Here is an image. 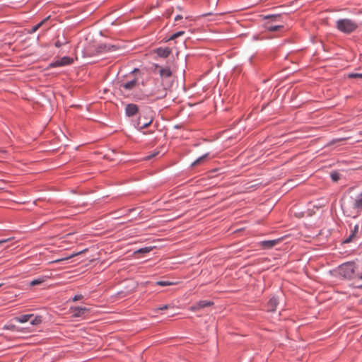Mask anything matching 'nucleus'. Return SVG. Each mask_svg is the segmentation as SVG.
<instances>
[{
	"label": "nucleus",
	"instance_id": "18",
	"mask_svg": "<svg viewBox=\"0 0 362 362\" xmlns=\"http://www.w3.org/2000/svg\"><path fill=\"white\" fill-rule=\"evenodd\" d=\"M60 62L62 66H66L71 64L74 62V59L69 57H64L60 59Z\"/></svg>",
	"mask_w": 362,
	"mask_h": 362
},
{
	"label": "nucleus",
	"instance_id": "37",
	"mask_svg": "<svg viewBox=\"0 0 362 362\" xmlns=\"http://www.w3.org/2000/svg\"><path fill=\"white\" fill-rule=\"evenodd\" d=\"M9 240L10 239L8 238V239H4V240H0V245L3 244L4 243L8 242Z\"/></svg>",
	"mask_w": 362,
	"mask_h": 362
},
{
	"label": "nucleus",
	"instance_id": "38",
	"mask_svg": "<svg viewBox=\"0 0 362 362\" xmlns=\"http://www.w3.org/2000/svg\"><path fill=\"white\" fill-rule=\"evenodd\" d=\"M359 279L362 280V274L358 276Z\"/></svg>",
	"mask_w": 362,
	"mask_h": 362
},
{
	"label": "nucleus",
	"instance_id": "16",
	"mask_svg": "<svg viewBox=\"0 0 362 362\" xmlns=\"http://www.w3.org/2000/svg\"><path fill=\"white\" fill-rule=\"evenodd\" d=\"M354 207L357 209H362V192L355 199Z\"/></svg>",
	"mask_w": 362,
	"mask_h": 362
},
{
	"label": "nucleus",
	"instance_id": "26",
	"mask_svg": "<svg viewBox=\"0 0 362 362\" xmlns=\"http://www.w3.org/2000/svg\"><path fill=\"white\" fill-rule=\"evenodd\" d=\"M330 176L334 182H337L340 179V174L338 172L332 173Z\"/></svg>",
	"mask_w": 362,
	"mask_h": 362
},
{
	"label": "nucleus",
	"instance_id": "12",
	"mask_svg": "<svg viewBox=\"0 0 362 362\" xmlns=\"http://www.w3.org/2000/svg\"><path fill=\"white\" fill-rule=\"evenodd\" d=\"M278 305V300L276 298H272L267 304V309L269 311H274Z\"/></svg>",
	"mask_w": 362,
	"mask_h": 362
},
{
	"label": "nucleus",
	"instance_id": "27",
	"mask_svg": "<svg viewBox=\"0 0 362 362\" xmlns=\"http://www.w3.org/2000/svg\"><path fill=\"white\" fill-rule=\"evenodd\" d=\"M156 284L158 285V286H165L173 285L174 283L173 282H170V281H157Z\"/></svg>",
	"mask_w": 362,
	"mask_h": 362
},
{
	"label": "nucleus",
	"instance_id": "8",
	"mask_svg": "<svg viewBox=\"0 0 362 362\" xmlns=\"http://www.w3.org/2000/svg\"><path fill=\"white\" fill-rule=\"evenodd\" d=\"M138 85V80L133 79L130 81H127L124 83L120 85L121 89H124L126 90H131L134 89Z\"/></svg>",
	"mask_w": 362,
	"mask_h": 362
},
{
	"label": "nucleus",
	"instance_id": "1",
	"mask_svg": "<svg viewBox=\"0 0 362 362\" xmlns=\"http://www.w3.org/2000/svg\"><path fill=\"white\" fill-rule=\"evenodd\" d=\"M356 268L354 262H346L338 267L337 273L344 279H351L358 276Z\"/></svg>",
	"mask_w": 362,
	"mask_h": 362
},
{
	"label": "nucleus",
	"instance_id": "14",
	"mask_svg": "<svg viewBox=\"0 0 362 362\" xmlns=\"http://www.w3.org/2000/svg\"><path fill=\"white\" fill-rule=\"evenodd\" d=\"M358 231V225H356L352 230L351 234L344 241V243H349L356 237V233Z\"/></svg>",
	"mask_w": 362,
	"mask_h": 362
},
{
	"label": "nucleus",
	"instance_id": "15",
	"mask_svg": "<svg viewBox=\"0 0 362 362\" xmlns=\"http://www.w3.org/2000/svg\"><path fill=\"white\" fill-rule=\"evenodd\" d=\"M87 251V249H85L84 250H82L81 252H76V253H73L71 254L70 256L69 257H64V258H62V259H56L54 261H52V262H50V263H57V262H62V261H64V260H67V259H69L72 257H74L80 254H82L84 252Z\"/></svg>",
	"mask_w": 362,
	"mask_h": 362
},
{
	"label": "nucleus",
	"instance_id": "41",
	"mask_svg": "<svg viewBox=\"0 0 362 362\" xmlns=\"http://www.w3.org/2000/svg\"><path fill=\"white\" fill-rule=\"evenodd\" d=\"M0 191H1V189L0 188Z\"/></svg>",
	"mask_w": 362,
	"mask_h": 362
},
{
	"label": "nucleus",
	"instance_id": "24",
	"mask_svg": "<svg viewBox=\"0 0 362 362\" xmlns=\"http://www.w3.org/2000/svg\"><path fill=\"white\" fill-rule=\"evenodd\" d=\"M151 250H152V247H146L141 248V249L136 250L135 252V254H138V253H148V252H149Z\"/></svg>",
	"mask_w": 362,
	"mask_h": 362
},
{
	"label": "nucleus",
	"instance_id": "13",
	"mask_svg": "<svg viewBox=\"0 0 362 362\" xmlns=\"http://www.w3.org/2000/svg\"><path fill=\"white\" fill-rule=\"evenodd\" d=\"M33 317V314L23 315L20 317H15V320L20 323H24L29 321Z\"/></svg>",
	"mask_w": 362,
	"mask_h": 362
},
{
	"label": "nucleus",
	"instance_id": "4",
	"mask_svg": "<svg viewBox=\"0 0 362 362\" xmlns=\"http://www.w3.org/2000/svg\"><path fill=\"white\" fill-rule=\"evenodd\" d=\"M73 317H81L84 316L90 311V308L86 307L72 306L69 309Z\"/></svg>",
	"mask_w": 362,
	"mask_h": 362
},
{
	"label": "nucleus",
	"instance_id": "10",
	"mask_svg": "<svg viewBox=\"0 0 362 362\" xmlns=\"http://www.w3.org/2000/svg\"><path fill=\"white\" fill-rule=\"evenodd\" d=\"M159 68V74L161 78H170L172 75V72L168 67L163 68L161 66H157Z\"/></svg>",
	"mask_w": 362,
	"mask_h": 362
},
{
	"label": "nucleus",
	"instance_id": "40",
	"mask_svg": "<svg viewBox=\"0 0 362 362\" xmlns=\"http://www.w3.org/2000/svg\"><path fill=\"white\" fill-rule=\"evenodd\" d=\"M358 288H362V285L361 286H358Z\"/></svg>",
	"mask_w": 362,
	"mask_h": 362
},
{
	"label": "nucleus",
	"instance_id": "5",
	"mask_svg": "<svg viewBox=\"0 0 362 362\" xmlns=\"http://www.w3.org/2000/svg\"><path fill=\"white\" fill-rule=\"evenodd\" d=\"M117 48L115 45H110L107 44H100L96 48V52L100 53H105L107 52L115 51Z\"/></svg>",
	"mask_w": 362,
	"mask_h": 362
},
{
	"label": "nucleus",
	"instance_id": "35",
	"mask_svg": "<svg viewBox=\"0 0 362 362\" xmlns=\"http://www.w3.org/2000/svg\"><path fill=\"white\" fill-rule=\"evenodd\" d=\"M182 19V16L181 15H177L175 18V21H177L178 20Z\"/></svg>",
	"mask_w": 362,
	"mask_h": 362
},
{
	"label": "nucleus",
	"instance_id": "9",
	"mask_svg": "<svg viewBox=\"0 0 362 362\" xmlns=\"http://www.w3.org/2000/svg\"><path fill=\"white\" fill-rule=\"evenodd\" d=\"M156 53L160 57H168L171 53V49L168 47L165 48H158L156 49Z\"/></svg>",
	"mask_w": 362,
	"mask_h": 362
},
{
	"label": "nucleus",
	"instance_id": "2",
	"mask_svg": "<svg viewBox=\"0 0 362 362\" xmlns=\"http://www.w3.org/2000/svg\"><path fill=\"white\" fill-rule=\"evenodd\" d=\"M337 28L341 32L349 34L356 30L358 25L351 19L344 18L337 21Z\"/></svg>",
	"mask_w": 362,
	"mask_h": 362
},
{
	"label": "nucleus",
	"instance_id": "22",
	"mask_svg": "<svg viewBox=\"0 0 362 362\" xmlns=\"http://www.w3.org/2000/svg\"><path fill=\"white\" fill-rule=\"evenodd\" d=\"M207 156H208V154L206 153V154L199 157V158H197L196 160H194L192 163V165L196 166V165H199L206 158Z\"/></svg>",
	"mask_w": 362,
	"mask_h": 362
},
{
	"label": "nucleus",
	"instance_id": "11",
	"mask_svg": "<svg viewBox=\"0 0 362 362\" xmlns=\"http://www.w3.org/2000/svg\"><path fill=\"white\" fill-rule=\"evenodd\" d=\"M279 242V240H265L261 242V245L264 248L269 249L275 246Z\"/></svg>",
	"mask_w": 362,
	"mask_h": 362
},
{
	"label": "nucleus",
	"instance_id": "30",
	"mask_svg": "<svg viewBox=\"0 0 362 362\" xmlns=\"http://www.w3.org/2000/svg\"><path fill=\"white\" fill-rule=\"evenodd\" d=\"M83 298V296L82 295H81V294H80V295H76V296L73 298L72 300H73L74 302H76V301H77V300H81Z\"/></svg>",
	"mask_w": 362,
	"mask_h": 362
},
{
	"label": "nucleus",
	"instance_id": "17",
	"mask_svg": "<svg viewBox=\"0 0 362 362\" xmlns=\"http://www.w3.org/2000/svg\"><path fill=\"white\" fill-rule=\"evenodd\" d=\"M152 121H153V119L151 118L148 121L142 122H141V117H140L139 118V121H138V124H137L138 127H139V129H144V128H146V127H147L148 125H150V124H151V123L152 122Z\"/></svg>",
	"mask_w": 362,
	"mask_h": 362
},
{
	"label": "nucleus",
	"instance_id": "7",
	"mask_svg": "<svg viewBox=\"0 0 362 362\" xmlns=\"http://www.w3.org/2000/svg\"><path fill=\"white\" fill-rule=\"evenodd\" d=\"M138 110H139L138 106L133 103L128 104L125 108L126 115L128 117H132V116L135 115L137 113Z\"/></svg>",
	"mask_w": 362,
	"mask_h": 362
},
{
	"label": "nucleus",
	"instance_id": "36",
	"mask_svg": "<svg viewBox=\"0 0 362 362\" xmlns=\"http://www.w3.org/2000/svg\"><path fill=\"white\" fill-rule=\"evenodd\" d=\"M5 328H6V329H14L15 326H14V325L5 326Z\"/></svg>",
	"mask_w": 362,
	"mask_h": 362
},
{
	"label": "nucleus",
	"instance_id": "20",
	"mask_svg": "<svg viewBox=\"0 0 362 362\" xmlns=\"http://www.w3.org/2000/svg\"><path fill=\"white\" fill-rule=\"evenodd\" d=\"M284 28V26L281 25H268L267 27V29L270 32H276L281 30Z\"/></svg>",
	"mask_w": 362,
	"mask_h": 362
},
{
	"label": "nucleus",
	"instance_id": "19",
	"mask_svg": "<svg viewBox=\"0 0 362 362\" xmlns=\"http://www.w3.org/2000/svg\"><path fill=\"white\" fill-rule=\"evenodd\" d=\"M49 17H47L45 19H43L42 21H40L39 23H37L36 25H35L32 30L29 32V33H35L40 28H41L45 22L49 19Z\"/></svg>",
	"mask_w": 362,
	"mask_h": 362
},
{
	"label": "nucleus",
	"instance_id": "25",
	"mask_svg": "<svg viewBox=\"0 0 362 362\" xmlns=\"http://www.w3.org/2000/svg\"><path fill=\"white\" fill-rule=\"evenodd\" d=\"M185 34V32L184 31H179V32H177L175 33H174L173 35H172L170 38L168 39V40H173L182 35H183Z\"/></svg>",
	"mask_w": 362,
	"mask_h": 362
},
{
	"label": "nucleus",
	"instance_id": "29",
	"mask_svg": "<svg viewBox=\"0 0 362 362\" xmlns=\"http://www.w3.org/2000/svg\"><path fill=\"white\" fill-rule=\"evenodd\" d=\"M350 78H362V74L352 73L348 75Z\"/></svg>",
	"mask_w": 362,
	"mask_h": 362
},
{
	"label": "nucleus",
	"instance_id": "34",
	"mask_svg": "<svg viewBox=\"0 0 362 362\" xmlns=\"http://www.w3.org/2000/svg\"><path fill=\"white\" fill-rule=\"evenodd\" d=\"M168 305H163V306H161V307L158 308V310H166V309H168Z\"/></svg>",
	"mask_w": 362,
	"mask_h": 362
},
{
	"label": "nucleus",
	"instance_id": "23",
	"mask_svg": "<svg viewBox=\"0 0 362 362\" xmlns=\"http://www.w3.org/2000/svg\"><path fill=\"white\" fill-rule=\"evenodd\" d=\"M42 322V317L40 316H35L31 321V325H37Z\"/></svg>",
	"mask_w": 362,
	"mask_h": 362
},
{
	"label": "nucleus",
	"instance_id": "33",
	"mask_svg": "<svg viewBox=\"0 0 362 362\" xmlns=\"http://www.w3.org/2000/svg\"><path fill=\"white\" fill-rule=\"evenodd\" d=\"M64 43L63 42H61L59 40H57L56 42H55V46L57 47H60Z\"/></svg>",
	"mask_w": 362,
	"mask_h": 362
},
{
	"label": "nucleus",
	"instance_id": "32",
	"mask_svg": "<svg viewBox=\"0 0 362 362\" xmlns=\"http://www.w3.org/2000/svg\"><path fill=\"white\" fill-rule=\"evenodd\" d=\"M158 153H159L158 151H154V152H153V153H152L151 155L148 156L146 158V159L149 160V159H151V158H152L155 157L156 155H158Z\"/></svg>",
	"mask_w": 362,
	"mask_h": 362
},
{
	"label": "nucleus",
	"instance_id": "21",
	"mask_svg": "<svg viewBox=\"0 0 362 362\" xmlns=\"http://www.w3.org/2000/svg\"><path fill=\"white\" fill-rule=\"evenodd\" d=\"M45 281V277L37 278V279H34L32 281H30V285L31 286L40 285V284H42Z\"/></svg>",
	"mask_w": 362,
	"mask_h": 362
},
{
	"label": "nucleus",
	"instance_id": "3",
	"mask_svg": "<svg viewBox=\"0 0 362 362\" xmlns=\"http://www.w3.org/2000/svg\"><path fill=\"white\" fill-rule=\"evenodd\" d=\"M168 87L165 86L162 81H156L151 88L148 95L153 97L156 100L164 98L167 95Z\"/></svg>",
	"mask_w": 362,
	"mask_h": 362
},
{
	"label": "nucleus",
	"instance_id": "39",
	"mask_svg": "<svg viewBox=\"0 0 362 362\" xmlns=\"http://www.w3.org/2000/svg\"><path fill=\"white\" fill-rule=\"evenodd\" d=\"M4 285L3 283H0V287Z\"/></svg>",
	"mask_w": 362,
	"mask_h": 362
},
{
	"label": "nucleus",
	"instance_id": "6",
	"mask_svg": "<svg viewBox=\"0 0 362 362\" xmlns=\"http://www.w3.org/2000/svg\"><path fill=\"white\" fill-rule=\"evenodd\" d=\"M213 305V302L207 301V300H200L196 305L189 308V310L192 311H197L205 307L211 306Z\"/></svg>",
	"mask_w": 362,
	"mask_h": 362
},
{
	"label": "nucleus",
	"instance_id": "28",
	"mask_svg": "<svg viewBox=\"0 0 362 362\" xmlns=\"http://www.w3.org/2000/svg\"><path fill=\"white\" fill-rule=\"evenodd\" d=\"M49 67L54 68V67H58V66H63L62 64H61L60 59L55 60L54 62H52L49 65Z\"/></svg>",
	"mask_w": 362,
	"mask_h": 362
},
{
	"label": "nucleus",
	"instance_id": "31",
	"mask_svg": "<svg viewBox=\"0 0 362 362\" xmlns=\"http://www.w3.org/2000/svg\"><path fill=\"white\" fill-rule=\"evenodd\" d=\"M281 16L279 15L277 16H267L265 18H272L274 21H277V19L280 18Z\"/></svg>",
	"mask_w": 362,
	"mask_h": 362
}]
</instances>
